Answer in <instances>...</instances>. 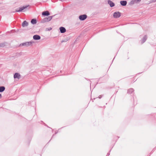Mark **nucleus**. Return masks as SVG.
I'll return each mask as SVG.
<instances>
[{
	"mask_svg": "<svg viewBox=\"0 0 156 156\" xmlns=\"http://www.w3.org/2000/svg\"><path fill=\"white\" fill-rule=\"evenodd\" d=\"M54 16H48V17H46L41 20V23H44L46 22L49 21L52 19V17Z\"/></svg>",
	"mask_w": 156,
	"mask_h": 156,
	"instance_id": "obj_1",
	"label": "nucleus"
},
{
	"mask_svg": "<svg viewBox=\"0 0 156 156\" xmlns=\"http://www.w3.org/2000/svg\"><path fill=\"white\" fill-rule=\"evenodd\" d=\"M34 43V42L33 41L25 42L21 44H20V45L24 46L26 47H28L29 46H32V44Z\"/></svg>",
	"mask_w": 156,
	"mask_h": 156,
	"instance_id": "obj_2",
	"label": "nucleus"
},
{
	"mask_svg": "<svg viewBox=\"0 0 156 156\" xmlns=\"http://www.w3.org/2000/svg\"><path fill=\"white\" fill-rule=\"evenodd\" d=\"M141 1V0H132L129 3V5H133L135 4L139 3Z\"/></svg>",
	"mask_w": 156,
	"mask_h": 156,
	"instance_id": "obj_3",
	"label": "nucleus"
},
{
	"mask_svg": "<svg viewBox=\"0 0 156 156\" xmlns=\"http://www.w3.org/2000/svg\"><path fill=\"white\" fill-rule=\"evenodd\" d=\"M113 17L115 18H119L121 16V13L119 12H115L113 15Z\"/></svg>",
	"mask_w": 156,
	"mask_h": 156,
	"instance_id": "obj_4",
	"label": "nucleus"
},
{
	"mask_svg": "<svg viewBox=\"0 0 156 156\" xmlns=\"http://www.w3.org/2000/svg\"><path fill=\"white\" fill-rule=\"evenodd\" d=\"M87 17V16L86 15L84 14L81 15L79 16V19L81 21H83L85 20Z\"/></svg>",
	"mask_w": 156,
	"mask_h": 156,
	"instance_id": "obj_5",
	"label": "nucleus"
},
{
	"mask_svg": "<svg viewBox=\"0 0 156 156\" xmlns=\"http://www.w3.org/2000/svg\"><path fill=\"white\" fill-rule=\"evenodd\" d=\"M28 6H29V5L23 6L21 7H20L19 9V10H16V12H22L23 10L27 8Z\"/></svg>",
	"mask_w": 156,
	"mask_h": 156,
	"instance_id": "obj_6",
	"label": "nucleus"
},
{
	"mask_svg": "<svg viewBox=\"0 0 156 156\" xmlns=\"http://www.w3.org/2000/svg\"><path fill=\"white\" fill-rule=\"evenodd\" d=\"M21 77L20 74L18 73H15L14 75V79L17 78L18 79H19Z\"/></svg>",
	"mask_w": 156,
	"mask_h": 156,
	"instance_id": "obj_7",
	"label": "nucleus"
},
{
	"mask_svg": "<svg viewBox=\"0 0 156 156\" xmlns=\"http://www.w3.org/2000/svg\"><path fill=\"white\" fill-rule=\"evenodd\" d=\"M59 30L60 31V32L62 33H64L66 32V29L65 28L63 27H60Z\"/></svg>",
	"mask_w": 156,
	"mask_h": 156,
	"instance_id": "obj_8",
	"label": "nucleus"
},
{
	"mask_svg": "<svg viewBox=\"0 0 156 156\" xmlns=\"http://www.w3.org/2000/svg\"><path fill=\"white\" fill-rule=\"evenodd\" d=\"M33 38L35 40H39L41 39V37L38 35H35L33 36Z\"/></svg>",
	"mask_w": 156,
	"mask_h": 156,
	"instance_id": "obj_9",
	"label": "nucleus"
},
{
	"mask_svg": "<svg viewBox=\"0 0 156 156\" xmlns=\"http://www.w3.org/2000/svg\"><path fill=\"white\" fill-rule=\"evenodd\" d=\"M42 14L44 16H48L50 15V13L48 11H46L43 12Z\"/></svg>",
	"mask_w": 156,
	"mask_h": 156,
	"instance_id": "obj_10",
	"label": "nucleus"
},
{
	"mask_svg": "<svg viewBox=\"0 0 156 156\" xmlns=\"http://www.w3.org/2000/svg\"><path fill=\"white\" fill-rule=\"evenodd\" d=\"M108 2L111 7H114L115 5V4L111 0H108Z\"/></svg>",
	"mask_w": 156,
	"mask_h": 156,
	"instance_id": "obj_11",
	"label": "nucleus"
},
{
	"mask_svg": "<svg viewBox=\"0 0 156 156\" xmlns=\"http://www.w3.org/2000/svg\"><path fill=\"white\" fill-rule=\"evenodd\" d=\"M120 3L122 6H125L126 5L127 2L126 1H121L120 2Z\"/></svg>",
	"mask_w": 156,
	"mask_h": 156,
	"instance_id": "obj_12",
	"label": "nucleus"
},
{
	"mask_svg": "<svg viewBox=\"0 0 156 156\" xmlns=\"http://www.w3.org/2000/svg\"><path fill=\"white\" fill-rule=\"evenodd\" d=\"M147 39V36L146 35H145L141 40V42L142 44L144 43Z\"/></svg>",
	"mask_w": 156,
	"mask_h": 156,
	"instance_id": "obj_13",
	"label": "nucleus"
},
{
	"mask_svg": "<svg viewBox=\"0 0 156 156\" xmlns=\"http://www.w3.org/2000/svg\"><path fill=\"white\" fill-rule=\"evenodd\" d=\"M28 25V23L26 21H24L22 23V25L23 27H27Z\"/></svg>",
	"mask_w": 156,
	"mask_h": 156,
	"instance_id": "obj_14",
	"label": "nucleus"
},
{
	"mask_svg": "<svg viewBox=\"0 0 156 156\" xmlns=\"http://www.w3.org/2000/svg\"><path fill=\"white\" fill-rule=\"evenodd\" d=\"M31 23L33 24H35L37 23V20L35 19H32L31 21Z\"/></svg>",
	"mask_w": 156,
	"mask_h": 156,
	"instance_id": "obj_15",
	"label": "nucleus"
},
{
	"mask_svg": "<svg viewBox=\"0 0 156 156\" xmlns=\"http://www.w3.org/2000/svg\"><path fill=\"white\" fill-rule=\"evenodd\" d=\"M6 43L5 42L0 43V48L4 47H5L6 46Z\"/></svg>",
	"mask_w": 156,
	"mask_h": 156,
	"instance_id": "obj_16",
	"label": "nucleus"
},
{
	"mask_svg": "<svg viewBox=\"0 0 156 156\" xmlns=\"http://www.w3.org/2000/svg\"><path fill=\"white\" fill-rule=\"evenodd\" d=\"M5 89V88L4 86L0 87V92H3Z\"/></svg>",
	"mask_w": 156,
	"mask_h": 156,
	"instance_id": "obj_17",
	"label": "nucleus"
},
{
	"mask_svg": "<svg viewBox=\"0 0 156 156\" xmlns=\"http://www.w3.org/2000/svg\"><path fill=\"white\" fill-rule=\"evenodd\" d=\"M134 91L133 89V88H130L128 90V93L130 94L132 93Z\"/></svg>",
	"mask_w": 156,
	"mask_h": 156,
	"instance_id": "obj_18",
	"label": "nucleus"
},
{
	"mask_svg": "<svg viewBox=\"0 0 156 156\" xmlns=\"http://www.w3.org/2000/svg\"><path fill=\"white\" fill-rule=\"evenodd\" d=\"M67 41V39H65L64 40H62V42H66Z\"/></svg>",
	"mask_w": 156,
	"mask_h": 156,
	"instance_id": "obj_19",
	"label": "nucleus"
},
{
	"mask_svg": "<svg viewBox=\"0 0 156 156\" xmlns=\"http://www.w3.org/2000/svg\"><path fill=\"white\" fill-rule=\"evenodd\" d=\"M156 1V0H152L151 2L152 3V2H154Z\"/></svg>",
	"mask_w": 156,
	"mask_h": 156,
	"instance_id": "obj_20",
	"label": "nucleus"
},
{
	"mask_svg": "<svg viewBox=\"0 0 156 156\" xmlns=\"http://www.w3.org/2000/svg\"><path fill=\"white\" fill-rule=\"evenodd\" d=\"M52 29V28L51 27H49L48 28V30H50Z\"/></svg>",
	"mask_w": 156,
	"mask_h": 156,
	"instance_id": "obj_21",
	"label": "nucleus"
},
{
	"mask_svg": "<svg viewBox=\"0 0 156 156\" xmlns=\"http://www.w3.org/2000/svg\"><path fill=\"white\" fill-rule=\"evenodd\" d=\"M102 97V96L101 95H100L99 96L98 98H101Z\"/></svg>",
	"mask_w": 156,
	"mask_h": 156,
	"instance_id": "obj_22",
	"label": "nucleus"
},
{
	"mask_svg": "<svg viewBox=\"0 0 156 156\" xmlns=\"http://www.w3.org/2000/svg\"><path fill=\"white\" fill-rule=\"evenodd\" d=\"M2 97V94H0V99Z\"/></svg>",
	"mask_w": 156,
	"mask_h": 156,
	"instance_id": "obj_23",
	"label": "nucleus"
},
{
	"mask_svg": "<svg viewBox=\"0 0 156 156\" xmlns=\"http://www.w3.org/2000/svg\"><path fill=\"white\" fill-rule=\"evenodd\" d=\"M110 155V153H108L107 154V155Z\"/></svg>",
	"mask_w": 156,
	"mask_h": 156,
	"instance_id": "obj_24",
	"label": "nucleus"
}]
</instances>
